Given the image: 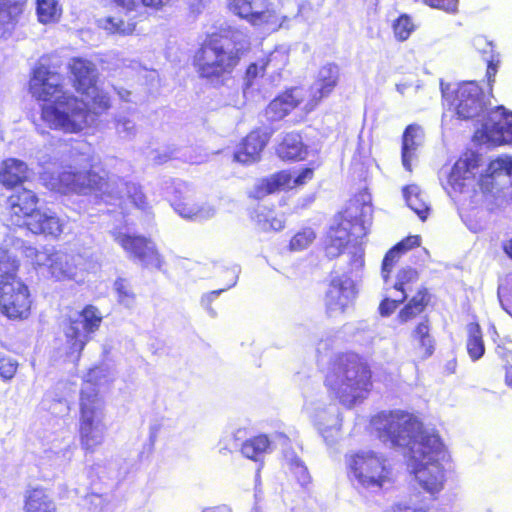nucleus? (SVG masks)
Here are the masks:
<instances>
[{"instance_id":"f257e3e1","label":"nucleus","mask_w":512,"mask_h":512,"mask_svg":"<svg viewBox=\"0 0 512 512\" xmlns=\"http://www.w3.org/2000/svg\"><path fill=\"white\" fill-rule=\"evenodd\" d=\"M370 427L381 441L409 449V465L424 490L433 494L442 489L444 469L440 462L446 451L437 433L423 431L422 421L401 409L378 412L371 417Z\"/></svg>"},{"instance_id":"7c9ffc66","label":"nucleus","mask_w":512,"mask_h":512,"mask_svg":"<svg viewBox=\"0 0 512 512\" xmlns=\"http://www.w3.org/2000/svg\"><path fill=\"white\" fill-rule=\"evenodd\" d=\"M475 47L483 54L490 53L488 58H485L487 63L486 79L489 86V91L492 92L495 83V77L498 72L500 64L499 54L494 51V46L491 42L487 41L484 37H477L474 40Z\"/></svg>"},{"instance_id":"2f4dec72","label":"nucleus","mask_w":512,"mask_h":512,"mask_svg":"<svg viewBox=\"0 0 512 512\" xmlns=\"http://www.w3.org/2000/svg\"><path fill=\"white\" fill-rule=\"evenodd\" d=\"M403 195L408 207L413 210L422 221H425L428 218L430 207L419 187L416 185H407L403 188Z\"/></svg>"},{"instance_id":"5701e85b","label":"nucleus","mask_w":512,"mask_h":512,"mask_svg":"<svg viewBox=\"0 0 512 512\" xmlns=\"http://www.w3.org/2000/svg\"><path fill=\"white\" fill-rule=\"evenodd\" d=\"M421 239L418 235L407 236L393 247H391L385 254L382 260L381 274L385 282L390 279L391 273L399 262L401 256L409 250L420 246Z\"/></svg>"},{"instance_id":"79ce46f5","label":"nucleus","mask_w":512,"mask_h":512,"mask_svg":"<svg viewBox=\"0 0 512 512\" xmlns=\"http://www.w3.org/2000/svg\"><path fill=\"white\" fill-rule=\"evenodd\" d=\"M37 14L39 21L42 23L57 20L61 14L58 0H37Z\"/></svg>"},{"instance_id":"412c9836","label":"nucleus","mask_w":512,"mask_h":512,"mask_svg":"<svg viewBox=\"0 0 512 512\" xmlns=\"http://www.w3.org/2000/svg\"><path fill=\"white\" fill-rule=\"evenodd\" d=\"M38 198L36 194L29 189L16 191L8 198V206L12 216L17 219L14 224L20 225L21 219H28L37 209Z\"/></svg>"},{"instance_id":"f704fd0d","label":"nucleus","mask_w":512,"mask_h":512,"mask_svg":"<svg viewBox=\"0 0 512 512\" xmlns=\"http://www.w3.org/2000/svg\"><path fill=\"white\" fill-rule=\"evenodd\" d=\"M418 281L419 273L415 268L403 267L397 272L396 279L392 287L396 291H399L401 296H403L412 291Z\"/></svg>"},{"instance_id":"393cba45","label":"nucleus","mask_w":512,"mask_h":512,"mask_svg":"<svg viewBox=\"0 0 512 512\" xmlns=\"http://www.w3.org/2000/svg\"><path fill=\"white\" fill-rule=\"evenodd\" d=\"M77 260V256L57 250L50 263V275L56 280L76 279L78 272Z\"/></svg>"},{"instance_id":"bf43d9fd","label":"nucleus","mask_w":512,"mask_h":512,"mask_svg":"<svg viewBox=\"0 0 512 512\" xmlns=\"http://www.w3.org/2000/svg\"><path fill=\"white\" fill-rule=\"evenodd\" d=\"M169 0H142V3L145 6L159 8L160 6L165 5Z\"/></svg>"},{"instance_id":"49530a36","label":"nucleus","mask_w":512,"mask_h":512,"mask_svg":"<svg viewBox=\"0 0 512 512\" xmlns=\"http://www.w3.org/2000/svg\"><path fill=\"white\" fill-rule=\"evenodd\" d=\"M315 238V232L311 228H304L292 236L289 242V249L291 251H302L308 248Z\"/></svg>"},{"instance_id":"5fc2aeb1","label":"nucleus","mask_w":512,"mask_h":512,"mask_svg":"<svg viewBox=\"0 0 512 512\" xmlns=\"http://www.w3.org/2000/svg\"><path fill=\"white\" fill-rule=\"evenodd\" d=\"M346 242L340 238H331L330 242L325 246L326 255L329 258H335L341 255L345 249Z\"/></svg>"},{"instance_id":"338daca9","label":"nucleus","mask_w":512,"mask_h":512,"mask_svg":"<svg viewBox=\"0 0 512 512\" xmlns=\"http://www.w3.org/2000/svg\"><path fill=\"white\" fill-rule=\"evenodd\" d=\"M204 512H231V509L227 506H220V507H216V508H213V509H209L207 511H204Z\"/></svg>"},{"instance_id":"a18cd8bd","label":"nucleus","mask_w":512,"mask_h":512,"mask_svg":"<svg viewBox=\"0 0 512 512\" xmlns=\"http://www.w3.org/2000/svg\"><path fill=\"white\" fill-rule=\"evenodd\" d=\"M392 28L396 39L403 42L406 41L415 30V25L409 15L401 14L394 20Z\"/></svg>"},{"instance_id":"864d4df0","label":"nucleus","mask_w":512,"mask_h":512,"mask_svg":"<svg viewBox=\"0 0 512 512\" xmlns=\"http://www.w3.org/2000/svg\"><path fill=\"white\" fill-rule=\"evenodd\" d=\"M407 299V295L400 296L398 299L384 298L378 307L379 314L383 317L390 316L399 304L404 303Z\"/></svg>"},{"instance_id":"473e14b6","label":"nucleus","mask_w":512,"mask_h":512,"mask_svg":"<svg viewBox=\"0 0 512 512\" xmlns=\"http://www.w3.org/2000/svg\"><path fill=\"white\" fill-rule=\"evenodd\" d=\"M26 512H56V506L49 495L42 489L28 493L25 501Z\"/></svg>"},{"instance_id":"c9c22d12","label":"nucleus","mask_w":512,"mask_h":512,"mask_svg":"<svg viewBox=\"0 0 512 512\" xmlns=\"http://www.w3.org/2000/svg\"><path fill=\"white\" fill-rule=\"evenodd\" d=\"M102 180H104V175H101L94 170L80 172L79 183L77 186L78 194H95L98 196L100 189H102Z\"/></svg>"},{"instance_id":"6ab92c4d","label":"nucleus","mask_w":512,"mask_h":512,"mask_svg":"<svg viewBox=\"0 0 512 512\" xmlns=\"http://www.w3.org/2000/svg\"><path fill=\"white\" fill-rule=\"evenodd\" d=\"M275 152L282 162L297 163L306 160L309 148L304 143L301 133L288 132L277 144Z\"/></svg>"},{"instance_id":"cd10ccee","label":"nucleus","mask_w":512,"mask_h":512,"mask_svg":"<svg viewBox=\"0 0 512 512\" xmlns=\"http://www.w3.org/2000/svg\"><path fill=\"white\" fill-rule=\"evenodd\" d=\"M174 210L183 218L207 220L215 216L216 209L211 205L198 206L189 202V197H179L173 202Z\"/></svg>"},{"instance_id":"f3484780","label":"nucleus","mask_w":512,"mask_h":512,"mask_svg":"<svg viewBox=\"0 0 512 512\" xmlns=\"http://www.w3.org/2000/svg\"><path fill=\"white\" fill-rule=\"evenodd\" d=\"M357 290L353 280L348 277L335 276L329 284L324 297L326 310L329 313L345 312L355 299Z\"/></svg>"},{"instance_id":"aec40b11","label":"nucleus","mask_w":512,"mask_h":512,"mask_svg":"<svg viewBox=\"0 0 512 512\" xmlns=\"http://www.w3.org/2000/svg\"><path fill=\"white\" fill-rule=\"evenodd\" d=\"M297 89L292 87L276 96L266 107L265 114L271 121H279L297 108L302 97L297 95Z\"/></svg>"},{"instance_id":"c85d7f7f","label":"nucleus","mask_w":512,"mask_h":512,"mask_svg":"<svg viewBox=\"0 0 512 512\" xmlns=\"http://www.w3.org/2000/svg\"><path fill=\"white\" fill-rule=\"evenodd\" d=\"M27 0H0V27L10 32L20 21Z\"/></svg>"},{"instance_id":"680f3d73","label":"nucleus","mask_w":512,"mask_h":512,"mask_svg":"<svg viewBox=\"0 0 512 512\" xmlns=\"http://www.w3.org/2000/svg\"><path fill=\"white\" fill-rule=\"evenodd\" d=\"M351 262L355 265L356 269H361L364 266V259L362 255L354 254Z\"/></svg>"},{"instance_id":"9d476101","label":"nucleus","mask_w":512,"mask_h":512,"mask_svg":"<svg viewBox=\"0 0 512 512\" xmlns=\"http://www.w3.org/2000/svg\"><path fill=\"white\" fill-rule=\"evenodd\" d=\"M102 316L94 306H87L83 311L70 317L69 324L65 327V336L69 345V355L75 359L79 358L80 352L100 326Z\"/></svg>"},{"instance_id":"e2e57ef3","label":"nucleus","mask_w":512,"mask_h":512,"mask_svg":"<svg viewBox=\"0 0 512 512\" xmlns=\"http://www.w3.org/2000/svg\"><path fill=\"white\" fill-rule=\"evenodd\" d=\"M503 251L512 260V237L503 244Z\"/></svg>"},{"instance_id":"0eeeda50","label":"nucleus","mask_w":512,"mask_h":512,"mask_svg":"<svg viewBox=\"0 0 512 512\" xmlns=\"http://www.w3.org/2000/svg\"><path fill=\"white\" fill-rule=\"evenodd\" d=\"M95 104L76 97L71 92L63 98L43 106L42 120L52 129L64 133H78L91 126L98 115Z\"/></svg>"},{"instance_id":"603ef678","label":"nucleus","mask_w":512,"mask_h":512,"mask_svg":"<svg viewBox=\"0 0 512 512\" xmlns=\"http://www.w3.org/2000/svg\"><path fill=\"white\" fill-rule=\"evenodd\" d=\"M256 79V63H251L247 68L243 84V95L247 99H253L255 96V89L253 87Z\"/></svg>"},{"instance_id":"bb28decb","label":"nucleus","mask_w":512,"mask_h":512,"mask_svg":"<svg viewBox=\"0 0 512 512\" xmlns=\"http://www.w3.org/2000/svg\"><path fill=\"white\" fill-rule=\"evenodd\" d=\"M412 340L416 342V348L422 359L431 357L435 351V339L431 334V324L428 317H424L414 327Z\"/></svg>"},{"instance_id":"c03bdc74","label":"nucleus","mask_w":512,"mask_h":512,"mask_svg":"<svg viewBox=\"0 0 512 512\" xmlns=\"http://www.w3.org/2000/svg\"><path fill=\"white\" fill-rule=\"evenodd\" d=\"M56 252L57 250L54 247H42L41 249L27 247L25 250L26 256L31 258L34 264L46 266L48 271L50 270V263Z\"/></svg>"},{"instance_id":"f03ea898","label":"nucleus","mask_w":512,"mask_h":512,"mask_svg":"<svg viewBox=\"0 0 512 512\" xmlns=\"http://www.w3.org/2000/svg\"><path fill=\"white\" fill-rule=\"evenodd\" d=\"M481 162L478 152L465 150L451 167L443 187L450 196L468 194L467 201L472 210L491 213L499 206L500 178L512 177V157L500 155L491 159L476 178Z\"/></svg>"},{"instance_id":"4be33fe9","label":"nucleus","mask_w":512,"mask_h":512,"mask_svg":"<svg viewBox=\"0 0 512 512\" xmlns=\"http://www.w3.org/2000/svg\"><path fill=\"white\" fill-rule=\"evenodd\" d=\"M27 164L16 158H8L0 164V183L6 188H15L30 177Z\"/></svg>"},{"instance_id":"ea45409f","label":"nucleus","mask_w":512,"mask_h":512,"mask_svg":"<svg viewBox=\"0 0 512 512\" xmlns=\"http://www.w3.org/2000/svg\"><path fill=\"white\" fill-rule=\"evenodd\" d=\"M497 296L502 309L512 317V272L499 279Z\"/></svg>"},{"instance_id":"6e6d98bb","label":"nucleus","mask_w":512,"mask_h":512,"mask_svg":"<svg viewBox=\"0 0 512 512\" xmlns=\"http://www.w3.org/2000/svg\"><path fill=\"white\" fill-rule=\"evenodd\" d=\"M430 7L454 12L457 9L458 0H422Z\"/></svg>"},{"instance_id":"ddd939ff","label":"nucleus","mask_w":512,"mask_h":512,"mask_svg":"<svg viewBox=\"0 0 512 512\" xmlns=\"http://www.w3.org/2000/svg\"><path fill=\"white\" fill-rule=\"evenodd\" d=\"M451 105L459 119L469 120L477 117L485 107L484 93L475 81H465L453 92Z\"/></svg>"},{"instance_id":"a878e982","label":"nucleus","mask_w":512,"mask_h":512,"mask_svg":"<svg viewBox=\"0 0 512 512\" xmlns=\"http://www.w3.org/2000/svg\"><path fill=\"white\" fill-rule=\"evenodd\" d=\"M431 298L428 288L420 287L399 311L397 315L399 322L407 323L422 314L431 303Z\"/></svg>"},{"instance_id":"b1692460","label":"nucleus","mask_w":512,"mask_h":512,"mask_svg":"<svg viewBox=\"0 0 512 512\" xmlns=\"http://www.w3.org/2000/svg\"><path fill=\"white\" fill-rule=\"evenodd\" d=\"M340 81V67L336 63H327L323 65L317 75L316 84L318 86L313 95L315 103L329 97Z\"/></svg>"},{"instance_id":"4c0bfd02","label":"nucleus","mask_w":512,"mask_h":512,"mask_svg":"<svg viewBox=\"0 0 512 512\" xmlns=\"http://www.w3.org/2000/svg\"><path fill=\"white\" fill-rule=\"evenodd\" d=\"M255 154L256 135L252 132L238 145L234 153V161L244 165L253 164L255 162Z\"/></svg>"},{"instance_id":"6e6552de","label":"nucleus","mask_w":512,"mask_h":512,"mask_svg":"<svg viewBox=\"0 0 512 512\" xmlns=\"http://www.w3.org/2000/svg\"><path fill=\"white\" fill-rule=\"evenodd\" d=\"M70 71L74 77L76 90L95 104L96 112H104L110 108L108 95L97 85L98 72L94 63L83 58H73L69 63Z\"/></svg>"},{"instance_id":"4468645a","label":"nucleus","mask_w":512,"mask_h":512,"mask_svg":"<svg viewBox=\"0 0 512 512\" xmlns=\"http://www.w3.org/2000/svg\"><path fill=\"white\" fill-rule=\"evenodd\" d=\"M31 306L28 287L22 281L0 283V307L9 318H26Z\"/></svg>"},{"instance_id":"a211bd4d","label":"nucleus","mask_w":512,"mask_h":512,"mask_svg":"<svg viewBox=\"0 0 512 512\" xmlns=\"http://www.w3.org/2000/svg\"><path fill=\"white\" fill-rule=\"evenodd\" d=\"M24 224L37 235L58 238L64 231L65 222L55 212L50 210H36Z\"/></svg>"},{"instance_id":"20e7f679","label":"nucleus","mask_w":512,"mask_h":512,"mask_svg":"<svg viewBox=\"0 0 512 512\" xmlns=\"http://www.w3.org/2000/svg\"><path fill=\"white\" fill-rule=\"evenodd\" d=\"M248 45L244 33L226 23L221 24L218 31L207 38L196 55L200 76L214 79L231 73Z\"/></svg>"},{"instance_id":"c756f323","label":"nucleus","mask_w":512,"mask_h":512,"mask_svg":"<svg viewBox=\"0 0 512 512\" xmlns=\"http://www.w3.org/2000/svg\"><path fill=\"white\" fill-rule=\"evenodd\" d=\"M466 331L467 354L473 362L478 361L484 356L486 350L481 326L478 322H470L466 326Z\"/></svg>"},{"instance_id":"58836bf2","label":"nucleus","mask_w":512,"mask_h":512,"mask_svg":"<svg viewBox=\"0 0 512 512\" xmlns=\"http://www.w3.org/2000/svg\"><path fill=\"white\" fill-rule=\"evenodd\" d=\"M417 143L415 141V128L409 125L402 135L401 158L403 166L406 170L411 171V158L416 150Z\"/></svg>"},{"instance_id":"69168bd1","label":"nucleus","mask_w":512,"mask_h":512,"mask_svg":"<svg viewBox=\"0 0 512 512\" xmlns=\"http://www.w3.org/2000/svg\"><path fill=\"white\" fill-rule=\"evenodd\" d=\"M257 18H258V26H262V25L268 23V21L266 20L265 12H258Z\"/></svg>"},{"instance_id":"f8f14e48","label":"nucleus","mask_w":512,"mask_h":512,"mask_svg":"<svg viewBox=\"0 0 512 512\" xmlns=\"http://www.w3.org/2000/svg\"><path fill=\"white\" fill-rule=\"evenodd\" d=\"M63 76L45 65H38L29 81V90L34 98L52 103L70 93L64 90Z\"/></svg>"},{"instance_id":"37998d69","label":"nucleus","mask_w":512,"mask_h":512,"mask_svg":"<svg viewBox=\"0 0 512 512\" xmlns=\"http://www.w3.org/2000/svg\"><path fill=\"white\" fill-rule=\"evenodd\" d=\"M229 7L240 18L247 20L252 25L255 24L254 0H229Z\"/></svg>"},{"instance_id":"1a4fd4ad","label":"nucleus","mask_w":512,"mask_h":512,"mask_svg":"<svg viewBox=\"0 0 512 512\" xmlns=\"http://www.w3.org/2000/svg\"><path fill=\"white\" fill-rule=\"evenodd\" d=\"M474 137L480 143L495 147L512 143V111L503 105L487 111Z\"/></svg>"},{"instance_id":"13d9d810","label":"nucleus","mask_w":512,"mask_h":512,"mask_svg":"<svg viewBox=\"0 0 512 512\" xmlns=\"http://www.w3.org/2000/svg\"><path fill=\"white\" fill-rule=\"evenodd\" d=\"M272 450L271 441L267 435H258V453L269 452Z\"/></svg>"},{"instance_id":"4d7b16f0","label":"nucleus","mask_w":512,"mask_h":512,"mask_svg":"<svg viewBox=\"0 0 512 512\" xmlns=\"http://www.w3.org/2000/svg\"><path fill=\"white\" fill-rule=\"evenodd\" d=\"M225 289L214 290L209 294L202 297V304L208 311L211 317L216 316V311L210 306L211 302L217 298Z\"/></svg>"},{"instance_id":"7ed1b4c3","label":"nucleus","mask_w":512,"mask_h":512,"mask_svg":"<svg viewBox=\"0 0 512 512\" xmlns=\"http://www.w3.org/2000/svg\"><path fill=\"white\" fill-rule=\"evenodd\" d=\"M324 385L331 396L351 407L373 389V372L368 361L355 352L336 354L329 362Z\"/></svg>"},{"instance_id":"9b49d317","label":"nucleus","mask_w":512,"mask_h":512,"mask_svg":"<svg viewBox=\"0 0 512 512\" xmlns=\"http://www.w3.org/2000/svg\"><path fill=\"white\" fill-rule=\"evenodd\" d=\"M315 177V167L304 166L295 175L289 169L279 170L264 177L258 184V193L270 195L281 191H292L304 187Z\"/></svg>"},{"instance_id":"3c124183","label":"nucleus","mask_w":512,"mask_h":512,"mask_svg":"<svg viewBox=\"0 0 512 512\" xmlns=\"http://www.w3.org/2000/svg\"><path fill=\"white\" fill-rule=\"evenodd\" d=\"M18 368V362L15 358L0 353V377L5 380L9 381L11 380Z\"/></svg>"},{"instance_id":"de8ad7c7","label":"nucleus","mask_w":512,"mask_h":512,"mask_svg":"<svg viewBox=\"0 0 512 512\" xmlns=\"http://www.w3.org/2000/svg\"><path fill=\"white\" fill-rule=\"evenodd\" d=\"M80 171L64 170L59 173L57 177L58 189L64 193L75 192L78 193Z\"/></svg>"},{"instance_id":"2eb2a0df","label":"nucleus","mask_w":512,"mask_h":512,"mask_svg":"<svg viewBox=\"0 0 512 512\" xmlns=\"http://www.w3.org/2000/svg\"><path fill=\"white\" fill-rule=\"evenodd\" d=\"M114 240L128 254L145 267L161 268L162 259L152 241L143 236H133L122 232L114 233Z\"/></svg>"},{"instance_id":"052dcab7","label":"nucleus","mask_w":512,"mask_h":512,"mask_svg":"<svg viewBox=\"0 0 512 512\" xmlns=\"http://www.w3.org/2000/svg\"><path fill=\"white\" fill-rule=\"evenodd\" d=\"M504 380H505V384L508 387L512 388V366L511 365L505 367Z\"/></svg>"},{"instance_id":"e433bc0d","label":"nucleus","mask_w":512,"mask_h":512,"mask_svg":"<svg viewBox=\"0 0 512 512\" xmlns=\"http://www.w3.org/2000/svg\"><path fill=\"white\" fill-rule=\"evenodd\" d=\"M18 261L7 250L0 248V283L21 281L16 277Z\"/></svg>"},{"instance_id":"39448f33","label":"nucleus","mask_w":512,"mask_h":512,"mask_svg":"<svg viewBox=\"0 0 512 512\" xmlns=\"http://www.w3.org/2000/svg\"><path fill=\"white\" fill-rule=\"evenodd\" d=\"M100 368L91 369L81 388L79 437L85 451L93 453L105 440L107 427L104 423V402L98 394L96 381Z\"/></svg>"},{"instance_id":"0e129e2a","label":"nucleus","mask_w":512,"mask_h":512,"mask_svg":"<svg viewBox=\"0 0 512 512\" xmlns=\"http://www.w3.org/2000/svg\"><path fill=\"white\" fill-rule=\"evenodd\" d=\"M399 512H427V510L423 509V508H415V507L405 506V507L399 508Z\"/></svg>"},{"instance_id":"72a5a7b5","label":"nucleus","mask_w":512,"mask_h":512,"mask_svg":"<svg viewBox=\"0 0 512 512\" xmlns=\"http://www.w3.org/2000/svg\"><path fill=\"white\" fill-rule=\"evenodd\" d=\"M234 441L240 446V452L244 457L256 460V434L253 428L237 429L234 433Z\"/></svg>"},{"instance_id":"a19ab883","label":"nucleus","mask_w":512,"mask_h":512,"mask_svg":"<svg viewBox=\"0 0 512 512\" xmlns=\"http://www.w3.org/2000/svg\"><path fill=\"white\" fill-rule=\"evenodd\" d=\"M115 130L120 138L131 140L136 136L138 127L132 115L120 113L115 117Z\"/></svg>"},{"instance_id":"dca6fc26","label":"nucleus","mask_w":512,"mask_h":512,"mask_svg":"<svg viewBox=\"0 0 512 512\" xmlns=\"http://www.w3.org/2000/svg\"><path fill=\"white\" fill-rule=\"evenodd\" d=\"M101 186L98 196L108 203L121 201L126 197L139 209L144 210L147 207L146 197L135 183L125 181L116 175H104Z\"/></svg>"},{"instance_id":"09e8293b","label":"nucleus","mask_w":512,"mask_h":512,"mask_svg":"<svg viewBox=\"0 0 512 512\" xmlns=\"http://www.w3.org/2000/svg\"><path fill=\"white\" fill-rule=\"evenodd\" d=\"M114 289L117 293V300L120 304L128 308L133 306L135 295L125 279H117L114 283Z\"/></svg>"},{"instance_id":"8fccbe9b","label":"nucleus","mask_w":512,"mask_h":512,"mask_svg":"<svg viewBox=\"0 0 512 512\" xmlns=\"http://www.w3.org/2000/svg\"><path fill=\"white\" fill-rule=\"evenodd\" d=\"M290 477L295 480L300 486H306L311 481L310 474L307 467L300 460H292L289 463Z\"/></svg>"},{"instance_id":"423d86ee","label":"nucleus","mask_w":512,"mask_h":512,"mask_svg":"<svg viewBox=\"0 0 512 512\" xmlns=\"http://www.w3.org/2000/svg\"><path fill=\"white\" fill-rule=\"evenodd\" d=\"M348 478L365 490L382 491L394 482L388 458L374 450H356L345 456Z\"/></svg>"},{"instance_id":"774afa93","label":"nucleus","mask_w":512,"mask_h":512,"mask_svg":"<svg viewBox=\"0 0 512 512\" xmlns=\"http://www.w3.org/2000/svg\"><path fill=\"white\" fill-rule=\"evenodd\" d=\"M118 94H119L120 98H122L123 100L127 101L128 100V96L130 95V92L125 90V89H122V90L118 91Z\"/></svg>"}]
</instances>
